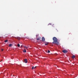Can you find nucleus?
<instances>
[{
    "instance_id": "1",
    "label": "nucleus",
    "mask_w": 78,
    "mask_h": 78,
    "mask_svg": "<svg viewBox=\"0 0 78 78\" xmlns=\"http://www.w3.org/2000/svg\"><path fill=\"white\" fill-rule=\"evenodd\" d=\"M53 40L54 41L52 42V44H56L57 45H58L59 42L58 41V39L56 37H53Z\"/></svg>"
},
{
    "instance_id": "2",
    "label": "nucleus",
    "mask_w": 78,
    "mask_h": 78,
    "mask_svg": "<svg viewBox=\"0 0 78 78\" xmlns=\"http://www.w3.org/2000/svg\"><path fill=\"white\" fill-rule=\"evenodd\" d=\"M62 51L64 53H67V52H68L66 50H63Z\"/></svg>"
},
{
    "instance_id": "3",
    "label": "nucleus",
    "mask_w": 78,
    "mask_h": 78,
    "mask_svg": "<svg viewBox=\"0 0 78 78\" xmlns=\"http://www.w3.org/2000/svg\"><path fill=\"white\" fill-rule=\"evenodd\" d=\"M42 41L44 42L45 41V38L44 37H43L42 38Z\"/></svg>"
},
{
    "instance_id": "4",
    "label": "nucleus",
    "mask_w": 78,
    "mask_h": 78,
    "mask_svg": "<svg viewBox=\"0 0 78 78\" xmlns=\"http://www.w3.org/2000/svg\"><path fill=\"white\" fill-rule=\"evenodd\" d=\"M24 61L26 63H27V62H28L27 61V59H24Z\"/></svg>"
},
{
    "instance_id": "5",
    "label": "nucleus",
    "mask_w": 78,
    "mask_h": 78,
    "mask_svg": "<svg viewBox=\"0 0 78 78\" xmlns=\"http://www.w3.org/2000/svg\"><path fill=\"white\" fill-rule=\"evenodd\" d=\"M35 68H36V66H35L34 67V66H32V69H35Z\"/></svg>"
},
{
    "instance_id": "6",
    "label": "nucleus",
    "mask_w": 78,
    "mask_h": 78,
    "mask_svg": "<svg viewBox=\"0 0 78 78\" xmlns=\"http://www.w3.org/2000/svg\"><path fill=\"white\" fill-rule=\"evenodd\" d=\"M23 52H24V53H26V52H27V51L26 50V49H24L23 51Z\"/></svg>"
},
{
    "instance_id": "7",
    "label": "nucleus",
    "mask_w": 78,
    "mask_h": 78,
    "mask_svg": "<svg viewBox=\"0 0 78 78\" xmlns=\"http://www.w3.org/2000/svg\"><path fill=\"white\" fill-rule=\"evenodd\" d=\"M16 38L18 39V40H20V37H16Z\"/></svg>"
},
{
    "instance_id": "8",
    "label": "nucleus",
    "mask_w": 78,
    "mask_h": 78,
    "mask_svg": "<svg viewBox=\"0 0 78 78\" xmlns=\"http://www.w3.org/2000/svg\"><path fill=\"white\" fill-rule=\"evenodd\" d=\"M75 58V55H73L72 56V58H73V59H74V58Z\"/></svg>"
},
{
    "instance_id": "9",
    "label": "nucleus",
    "mask_w": 78,
    "mask_h": 78,
    "mask_svg": "<svg viewBox=\"0 0 78 78\" xmlns=\"http://www.w3.org/2000/svg\"><path fill=\"white\" fill-rule=\"evenodd\" d=\"M40 40V38H37V41H39V40Z\"/></svg>"
},
{
    "instance_id": "10",
    "label": "nucleus",
    "mask_w": 78,
    "mask_h": 78,
    "mask_svg": "<svg viewBox=\"0 0 78 78\" xmlns=\"http://www.w3.org/2000/svg\"><path fill=\"white\" fill-rule=\"evenodd\" d=\"M5 42H8V40H6L4 41Z\"/></svg>"
},
{
    "instance_id": "11",
    "label": "nucleus",
    "mask_w": 78,
    "mask_h": 78,
    "mask_svg": "<svg viewBox=\"0 0 78 78\" xmlns=\"http://www.w3.org/2000/svg\"><path fill=\"white\" fill-rule=\"evenodd\" d=\"M17 45L18 47H20V44H18Z\"/></svg>"
},
{
    "instance_id": "12",
    "label": "nucleus",
    "mask_w": 78,
    "mask_h": 78,
    "mask_svg": "<svg viewBox=\"0 0 78 78\" xmlns=\"http://www.w3.org/2000/svg\"><path fill=\"white\" fill-rule=\"evenodd\" d=\"M12 45V44H9V47H11V46Z\"/></svg>"
},
{
    "instance_id": "13",
    "label": "nucleus",
    "mask_w": 78,
    "mask_h": 78,
    "mask_svg": "<svg viewBox=\"0 0 78 78\" xmlns=\"http://www.w3.org/2000/svg\"><path fill=\"white\" fill-rule=\"evenodd\" d=\"M48 43H47L45 44V45H48Z\"/></svg>"
},
{
    "instance_id": "14",
    "label": "nucleus",
    "mask_w": 78,
    "mask_h": 78,
    "mask_svg": "<svg viewBox=\"0 0 78 78\" xmlns=\"http://www.w3.org/2000/svg\"><path fill=\"white\" fill-rule=\"evenodd\" d=\"M50 50H48V53H50Z\"/></svg>"
},
{
    "instance_id": "15",
    "label": "nucleus",
    "mask_w": 78,
    "mask_h": 78,
    "mask_svg": "<svg viewBox=\"0 0 78 78\" xmlns=\"http://www.w3.org/2000/svg\"><path fill=\"white\" fill-rule=\"evenodd\" d=\"M36 37H39V34H37L36 35Z\"/></svg>"
},
{
    "instance_id": "16",
    "label": "nucleus",
    "mask_w": 78,
    "mask_h": 78,
    "mask_svg": "<svg viewBox=\"0 0 78 78\" xmlns=\"http://www.w3.org/2000/svg\"><path fill=\"white\" fill-rule=\"evenodd\" d=\"M51 25V23H49V24H48V25Z\"/></svg>"
},
{
    "instance_id": "17",
    "label": "nucleus",
    "mask_w": 78,
    "mask_h": 78,
    "mask_svg": "<svg viewBox=\"0 0 78 78\" xmlns=\"http://www.w3.org/2000/svg\"><path fill=\"white\" fill-rule=\"evenodd\" d=\"M26 49H27V48H28V47H26Z\"/></svg>"
},
{
    "instance_id": "18",
    "label": "nucleus",
    "mask_w": 78,
    "mask_h": 78,
    "mask_svg": "<svg viewBox=\"0 0 78 78\" xmlns=\"http://www.w3.org/2000/svg\"><path fill=\"white\" fill-rule=\"evenodd\" d=\"M23 46L22 45H21V48Z\"/></svg>"
},
{
    "instance_id": "19",
    "label": "nucleus",
    "mask_w": 78,
    "mask_h": 78,
    "mask_svg": "<svg viewBox=\"0 0 78 78\" xmlns=\"http://www.w3.org/2000/svg\"><path fill=\"white\" fill-rule=\"evenodd\" d=\"M26 46H24V48H26Z\"/></svg>"
},
{
    "instance_id": "20",
    "label": "nucleus",
    "mask_w": 78,
    "mask_h": 78,
    "mask_svg": "<svg viewBox=\"0 0 78 78\" xmlns=\"http://www.w3.org/2000/svg\"><path fill=\"white\" fill-rule=\"evenodd\" d=\"M3 49H2V51H3Z\"/></svg>"
},
{
    "instance_id": "21",
    "label": "nucleus",
    "mask_w": 78,
    "mask_h": 78,
    "mask_svg": "<svg viewBox=\"0 0 78 78\" xmlns=\"http://www.w3.org/2000/svg\"><path fill=\"white\" fill-rule=\"evenodd\" d=\"M2 61H1L0 62H1L2 61Z\"/></svg>"
},
{
    "instance_id": "22",
    "label": "nucleus",
    "mask_w": 78,
    "mask_h": 78,
    "mask_svg": "<svg viewBox=\"0 0 78 78\" xmlns=\"http://www.w3.org/2000/svg\"><path fill=\"white\" fill-rule=\"evenodd\" d=\"M1 55H0V56Z\"/></svg>"
}]
</instances>
